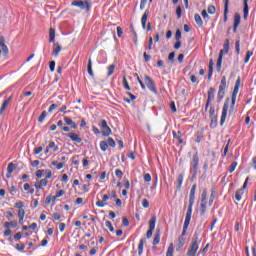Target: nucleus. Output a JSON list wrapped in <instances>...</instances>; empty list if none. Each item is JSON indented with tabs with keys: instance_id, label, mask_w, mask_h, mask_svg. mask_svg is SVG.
<instances>
[{
	"instance_id": "1",
	"label": "nucleus",
	"mask_w": 256,
	"mask_h": 256,
	"mask_svg": "<svg viewBox=\"0 0 256 256\" xmlns=\"http://www.w3.org/2000/svg\"><path fill=\"white\" fill-rule=\"evenodd\" d=\"M200 243L201 241L199 240V234L195 233L192 237L190 247L188 248L187 256H197V251H199Z\"/></svg>"
},
{
	"instance_id": "2",
	"label": "nucleus",
	"mask_w": 256,
	"mask_h": 256,
	"mask_svg": "<svg viewBox=\"0 0 256 256\" xmlns=\"http://www.w3.org/2000/svg\"><path fill=\"white\" fill-rule=\"evenodd\" d=\"M239 87H241V77H238L235 82L234 90L232 92V97H231L229 115H232V113L235 111V103L237 101V93H239Z\"/></svg>"
},
{
	"instance_id": "3",
	"label": "nucleus",
	"mask_w": 256,
	"mask_h": 256,
	"mask_svg": "<svg viewBox=\"0 0 256 256\" xmlns=\"http://www.w3.org/2000/svg\"><path fill=\"white\" fill-rule=\"evenodd\" d=\"M71 5L73 7H79L82 11H86V13H89L91 11V6L93 3L90 0H74Z\"/></svg>"
},
{
	"instance_id": "4",
	"label": "nucleus",
	"mask_w": 256,
	"mask_h": 256,
	"mask_svg": "<svg viewBox=\"0 0 256 256\" xmlns=\"http://www.w3.org/2000/svg\"><path fill=\"white\" fill-rule=\"evenodd\" d=\"M225 89H227V78L223 76L221 79L218 94H217L218 103H221V101H223V97H225Z\"/></svg>"
},
{
	"instance_id": "5",
	"label": "nucleus",
	"mask_w": 256,
	"mask_h": 256,
	"mask_svg": "<svg viewBox=\"0 0 256 256\" xmlns=\"http://www.w3.org/2000/svg\"><path fill=\"white\" fill-rule=\"evenodd\" d=\"M197 191V185L194 184L190 190V195H189V205L187 209V213H192L193 214V205L195 203V193Z\"/></svg>"
},
{
	"instance_id": "6",
	"label": "nucleus",
	"mask_w": 256,
	"mask_h": 256,
	"mask_svg": "<svg viewBox=\"0 0 256 256\" xmlns=\"http://www.w3.org/2000/svg\"><path fill=\"white\" fill-rule=\"evenodd\" d=\"M231 103V100L229 98H226L223 108H222V115L220 119V125L223 127L226 119H227V113L229 112V105Z\"/></svg>"
},
{
	"instance_id": "7",
	"label": "nucleus",
	"mask_w": 256,
	"mask_h": 256,
	"mask_svg": "<svg viewBox=\"0 0 256 256\" xmlns=\"http://www.w3.org/2000/svg\"><path fill=\"white\" fill-rule=\"evenodd\" d=\"M190 165L193 172L192 179H195L197 177V170L199 169V154L197 152L193 155Z\"/></svg>"
},
{
	"instance_id": "8",
	"label": "nucleus",
	"mask_w": 256,
	"mask_h": 256,
	"mask_svg": "<svg viewBox=\"0 0 256 256\" xmlns=\"http://www.w3.org/2000/svg\"><path fill=\"white\" fill-rule=\"evenodd\" d=\"M99 127H101V129H102L103 137H109V135H111V133H113V131L111 130L109 125H107V120H101L99 123Z\"/></svg>"
},
{
	"instance_id": "9",
	"label": "nucleus",
	"mask_w": 256,
	"mask_h": 256,
	"mask_svg": "<svg viewBox=\"0 0 256 256\" xmlns=\"http://www.w3.org/2000/svg\"><path fill=\"white\" fill-rule=\"evenodd\" d=\"M144 83L146 87L151 91L152 93H157V88L155 87V82H153V79H151L149 76H144Z\"/></svg>"
},
{
	"instance_id": "10",
	"label": "nucleus",
	"mask_w": 256,
	"mask_h": 256,
	"mask_svg": "<svg viewBox=\"0 0 256 256\" xmlns=\"http://www.w3.org/2000/svg\"><path fill=\"white\" fill-rule=\"evenodd\" d=\"M247 183H249V177L246 178L242 188L238 189L235 193L236 201H241L243 194L245 193V189H247Z\"/></svg>"
},
{
	"instance_id": "11",
	"label": "nucleus",
	"mask_w": 256,
	"mask_h": 256,
	"mask_svg": "<svg viewBox=\"0 0 256 256\" xmlns=\"http://www.w3.org/2000/svg\"><path fill=\"white\" fill-rule=\"evenodd\" d=\"M213 99H215V88L210 87L208 89V98L205 105V111L209 109V106L211 105V103H213Z\"/></svg>"
},
{
	"instance_id": "12",
	"label": "nucleus",
	"mask_w": 256,
	"mask_h": 256,
	"mask_svg": "<svg viewBox=\"0 0 256 256\" xmlns=\"http://www.w3.org/2000/svg\"><path fill=\"white\" fill-rule=\"evenodd\" d=\"M191 215L192 213L186 212V217L183 225V231L181 233L180 237H185L187 235V229L189 228V223H191Z\"/></svg>"
},
{
	"instance_id": "13",
	"label": "nucleus",
	"mask_w": 256,
	"mask_h": 256,
	"mask_svg": "<svg viewBox=\"0 0 256 256\" xmlns=\"http://www.w3.org/2000/svg\"><path fill=\"white\" fill-rule=\"evenodd\" d=\"M66 137H69V139H71V141H73L74 143H81V141H83V139H81V137H79V135H77V133L75 132L67 133Z\"/></svg>"
},
{
	"instance_id": "14",
	"label": "nucleus",
	"mask_w": 256,
	"mask_h": 256,
	"mask_svg": "<svg viewBox=\"0 0 256 256\" xmlns=\"http://www.w3.org/2000/svg\"><path fill=\"white\" fill-rule=\"evenodd\" d=\"M241 25V15L239 13L234 14V25H233V33H237V27Z\"/></svg>"
},
{
	"instance_id": "15",
	"label": "nucleus",
	"mask_w": 256,
	"mask_h": 256,
	"mask_svg": "<svg viewBox=\"0 0 256 256\" xmlns=\"http://www.w3.org/2000/svg\"><path fill=\"white\" fill-rule=\"evenodd\" d=\"M149 9H146L141 18V24L143 29H147V19H149Z\"/></svg>"
},
{
	"instance_id": "16",
	"label": "nucleus",
	"mask_w": 256,
	"mask_h": 256,
	"mask_svg": "<svg viewBox=\"0 0 256 256\" xmlns=\"http://www.w3.org/2000/svg\"><path fill=\"white\" fill-rule=\"evenodd\" d=\"M16 167L13 162L8 164L6 178L11 179V174L15 171Z\"/></svg>"
},
{
	"instance_id": "17",
	"label": "nucleus",
	"mask_w": 256,
	"mask_h": 256,
	"mask_svg": "<svg viewBox=\"0 0 256 256\" xmlns=\"http://www.w3.org/2000/svg\"><path fill=\"white\" fill-rule=\"evenodd\" d=\"M61 49H63V47H61L59 45V42L54 43L53 45V55H55V57H59V53H61Z\"/></svg>"
},
{
	"instance_id": "18",
	"label": "nucleus",
	"mask_w": 256,
	"mask_h": 256,
	"mask_svg": "<svg viewBox=\"0 0 256 256\" xmlns=\"http://www.w3.org/2000/svg\"><path fill=\"white\" fill-rule=\"evenodd\" d=\"M172 133H173V137L177 139L178 144L183 145V138H181L183 137V133H181V131H178V132L173 131Z\"/></svg>"
},
{
	"instance_id": "19",
	"label": "nucleus",
	"mask_w": 256,
	"mask_h": 256,
	"mask_svg": "<svg viewBox=\"0 0 256 256\" xmlns=\"http://www.w3.org/2000/svg\"><path fill=\"white\" fill-rule=\"evenodd\" d=\"M213 59H210L209 65H208V80L211 81V77H213Z\"/></svg>"
},
{
	"instance_id": "20",
	"label": "nucleus",
	"mask_w": 256,
	"mask_h": 256,
	"mask_svg": "<svg viewBox=\"0 0 256 256\" xmlns=\"http://www.w3.org/2000/svg\"><path fill=\"white\" fill-rule=\"evenodd\" d=\"M159 241H161V231L157 230L154 235V240L152 242V245H159Z\"/></svg>"
},
{
	"instance_id": "21",
	"label": "nucleus",
	"mask_w": 256,
	"mask_h": 256,
	"mask_svg": "<svg viewBox=\"0 0 256 256\" xmlns=\"http://www.w3.org/2000/svg\"><path fill=\"white\" fill-rule=\"evenodd\" d=\"M9 103H11V98H7L3 101L2 106L0 108L1 115H3V112L5 111V109H7V106L9 105Z\"/></svg>"
},
{
	"instance_id": "22",
	"label": "nucleus",
	"mask_w": 256,
	"mask_h": 256,
	"mask_svg": "<svg viewBox=\"0 0 256 256\" xmlns=\"http://www.w3.org/2000/svg\"><path fill=\"white\" fill-rule=\"evenodd\" d=\"M66 125H70L72 129H77V124L69 117H64Z\"/></svg>"
},
{
	"instance_id": "23",
	"label": "nucleus",
	"mask_w": 256,
	"mask_h": 256,
	"mask_svg": "<svg viewBox=\"0 0 256 256\" xmlns=\"http://www.w3.org/2000/svg\"><path fill=\"white\" fill-rule=\"evenodd\" d=\"M87 71L90 77H94L95 74L93 73V62L91 61V58L88 60V65H87Z\"/></svg>"
},
{
	"instance_id": "24",
	"label": "nucleus",
	"mask_w": 256,
	"mask_h": 256,
	"mask_svg": "<svg viewBox=\"0 0 256 256\" xmlns=\"http://www.w3.org/2000/svg\"><path fill=\"white\" fill-rule=\"evenodd\" d=\"M155 223H157V217L152 216L151 219L149 220V229L152 231H155Z\"/></svg>"
},
{
	"instance_id": "25",
	"label": "nucleus",
	"mask_w": 256,
	"mask_h": 256,
	"mask_svg": "<svg viewBox=\"0 0 256 256\" xmlns=\"http://www.w3.org/2000/svg\"><path fill=\"white\" fill-rule=\"evenodd\" d=\"M229 49H230V42H229V39H226V40L224 41V45H223L222 51H223V53H224L225 55H227V53H229Z\"/></svg>"
},
{
	"instance_id": "26",
	"label": "nucleus",
	"mask_w": 256,
	"mask_h": 256,
	"mask_svg": "<svg viewBox=\"0 0 256 256\" xmlns=\"http://www.w3.org/2000/svg\"><path fill=\"white\" fill-rule=\"evenodd\" d=\"M49 42L55 43V28L49 29Z\"/></svg>"
},
{
	"instance_id": "27",
	"label": "nucleus",
	"mask_w": 256,
	"mask_h": 256,
	"mask_svg": "<svg viewBox=\"0 0 256 256\" xmlns=\"http://www.w3.org/2000/svg\"><path fill=\"white\" fill-rule=\"evenodd\" d=\"M19 224L23 225V219H25V209L18 210Z\"/></svg>"
},
{
	"instance_id": "28",
	"label": "nucleus",
	"mask_w": 256,
	"mask_h": 256,
	"mask_svg": "<svg viewBox=\"0 0 256 256\" xmlns=\"http://www.w3.org/2000/svg\"><path fill=\"white\" fill-rule=\"evenodd\" d=\"M145 245V239H140V242L138 244V255H143V247Z\"/></svg>"
},
{
	"instance_id": "29",
	"label": "nucleus",
	"mask_w": 256,
	"mask_h": 256,
	"mask_svg": "<svg viewBox=\"0 0 256 256\" xmlns=\"http://www.w3.org/2000/svg\"><path fill=\"white\" fill-rule=\"evenodd\" d=\"M194 19H195L198 27H203V19L201 18V15L195 14Z\"/></svg>"
},
{
	"instance_id": "30",
	"label": "nucleus",
	"mask_w": 256,
	"mask_h": 256,
	"mask_svg": "<svg viewBox=\"0 0 256 256\" xmlns=\"http://www.w3.org/2000/svg\"><path fill=\"white\" fill-rule=\"evenodd\" d=\"M48 148L52 149L53 153H57L59 151V146L55 145V142L51 141L49 142Z\"/></svg>"
},
{
	"instance_id": "31",
	"label": "nucleus",
	"mask_w": 256,
	"mask_h": 256,
	"mask_svg": "<svg viewBox=\"0 0 256 256\" xmlns=\"http://www.w3.org/2000/svg\"><path fill=\"white\" fill-rule=\"evenodd\" d=\"M196 137V143H200L203 141V131H198L195 134Z\"/></svg>"
},
{
	"instance_id": "32",
	"label": "nucleus",
	"mask_w": 256,
	"mask_h": 256,
	"mask_svg": "<svg viewBox=\"0 0 256 256\" xmlns=\"http://www.w3.org/2000/svg\"><path fill=\"white\" fill-rule=\"evenodd\" d=\"M52 165L53 167H56V169L60 170L63 169V167H65V162L58 163L57 161H53Z\"/></svg>"
},
{
	"instance_id": "33",
	"label": "nucleus",
	"mask_w": 256,
	"mask_h": 256,
	"mask_svg": "<svg viewBox=\"0 0 256 256\" xmlns=\"http://www.w3.org/2000/svg\"><path fill=\"white\" fill-rule=\"evenodd\" d=\"M205 211H207V202H201L200 215H205Z\"/></svg>"
},
{
	"instance_id": "34",
	"label": "nucleus",
	"mask_w": 256,
	"mask_h": 256,
	"mask_svg": "<svg viewBox=\"0 0 256 256\" xmlns=\"http://www.w3.org/2000/svg\"><path fill=\"white\" fill-rule=\"evenodd\" d=\"M210 119H211L210 127L212 129H215V127H217V116H210Z\"/></svg>"
},
{
	"instance_id": "35",
	"label": "nucleus",
	"mask_w": 256,
	"mask_h": 256,
	"mask_svg": "<svg viewBox=\"0 0 256 256\" xmlns=\"http://www.w3.org/2000/svg\"><path fill=\"white\" fill-rule=\"evenodd\" d=\"M183 185V174H179L177 177V189H181Z\"/></svg>"
},
{
	"instance_id": "36",
	"label": "nucleus",
	"mask_w": 256,
	"mask_h": 256,
	"mask_svg": "<svg viewBox=\"0 0 256 256\" xmlns=\"http://www.w3.org/2000/svg\"><path fill=\"white\" fill-rule=\"evenodd\" d=\"M100 149L101 151H107V149H109V144L107 143V141L100 142Z\"/></svg>"
},
{
	"instance_id": "37",
	"label": "nucleus",
	"mask_w": 256,
	"mask_h": 256,
	"mask_svg": "<svg viewBox=\"0 0 256 256\" xmlns=\"http://www.w3.org/2000/svg\"><path fill=\"white\" fill-rule=\"evenodd\" d=\"M122 83L124 85V89H126V91H131V86H129V82H127V77H123Z\"/></svg>"
},
{
	"instance_id": "38",
	"label": "nucleus",
	"mask_w": 256,
	"mask_h": 256,
	"mask_svg": "<svg viewBox=\"0 0 256 256\" xmlns=\"http://www.w3.org/2000/svg\"><path fill=\"white\" fill-rule=\"evenodd\" d=\"M252 55H253V51L248 50V51L246 52V56H245V58H244V63H249V59H251Z\"/></svg>"
},
{
	"instance_id": "39",
	"label": "nucleus",
	"mask_w": 256,
	"mask_h": 256,
	"mask_svg": "<svg viewBox=\"0 0 256 256\" xmlns=\"http://www.w3.org/2000/svg\"><path fill=\"white\" fill-rule=\"evenodd\" d=\"M201 203H207V189H204L201 194Z\"/></svg>"
},
{
	"instance_id": "40",
	"label": "nucleus",
	"mask_w": 256,
	"mask_h": 256,
	"mask_svg": "<svg viewBox=\"0 0 256 256\" xmlns=\"http://www.w3.org/2000/svg\"><path fill=\"white\" fill-rule=\"evenodd\" d=\"M57 107H61V103L60 102H57V104H51L49 109H48V112L49 113H53L54 109H57Z\"/></svg>"
},
{
	"instance_id": "41",
	"label": "nucleus",
	"mask_w": 256,
	"mask_h": 256,
	"mask_svg": "<svg viewBox=\"0 0 256 256\" xmlns=\"http://www.w3.org/2000/svg\"><path fill=\"white\" fill-rule=\"evenodd\" d=\"M173 251H175L173 247V243H171L167 249L166 256H173Z\"/></svg>"
},
{
	"instance_id": "42",
	"label": "nucleus",
	"mask_w": 256,
	"mask_h": 256,
	"mask_svg": "<svg viewBox=\"0 0 256 256\" xmlns=\"http://www.w3.org/2000/svg\"><path fill=\"white\" fill-rule=\"evenodd\" d=\"M113 73H115V65L111 64L108 66V77H111V75H113Z\"/></svg>"
},
{
	"instance_id": "43",
	"label": "nucleus",
	"mask_w": 256,
	"mask_h": 256,
	"mask_svg": "<svg viewBox=\"0 0 256 256\" xmlns=\"http://www.w3.org/2000/svg\"><path fill=\"white\" fill-rule=\"evenodd\" d=\"M14 207H15V209H18V211H21V210H23V207H25V204H23L22 201H19L14 204Z\"/></svg>"
},
{
	"instance_id": "44",
	"label": "nucleus",
	"mask_w": 256,
	"mask_h": 256,
	"mask_svg": "<svg viewBox=\"0 0 256 256\" xmlns=\"http://www.w3.org/2000/svg\"><path fill=\"white\" fill-rule=\"evenodd\" d=\"M244 19H247L249 17V4H244Z\"/></svg>"
},
{
	"instance_id": "45",
	"label": "nucleus",
	"mask_w": 256,
	"mask_h": 256,
	"mask_svg": "<svg viewBox=\"0 0 256 256\" xmlns=\"http://www.w3.org/2000/svg\"><path fill=\"white\" fill-rule=\"evenodd\" d=\"M235 50H236V55H239L241 53V43L239 40L235 42Z\"/></svg>"
},
{
	"instance_id": "46",
	"label": "nucleus",
	"mask_w": 256,
	"mask_h": 256,
	"mask_svg": "<svg viewBox=\"0 0 256 256\" xmlns=\"http://www.w3.org/2000/svg\"><path fill=\"white\" fill-rule=\"evenodd\" d=\"M45 117H47V111H43L41 115L38 117V122L43 123L45 121Z\"/></svg>"
},
{
	"instance_id": "47",
	"label": "nucleus",
	"mask_w": 256,
	"mask_h": 256,
	"mask_svg": "<svg viewBox=\"0 0 256 256\" xmlns=\"http://www.w3.org/2000/svg\"><path fill=\"white\" fill-rule=\"evenodd\" d=\"M176 15H177V19H181V16L183 15V9L181 8V6H177Z\"/></svg>"
},
{
	"instance_id": "48",
	"label": "nucleus",
	"mask_w": 256,
	"mask_h": 256,
	"mask_svg": "<svg viewBox=\"0 0 256 256\" xmlns=\"http://www.w3.org/2000/svg\"><path fill=\"white\" fill-rule=\"evenodd\" d=\"M183 245H185V237L179 236V238H178V247L181 249V247H183Z\"/></svg>"
},
{
	"instance_id": "49",
	"label": "nucleus",
	"mask_w": 256,
	"mask_h": 256,
	"mask_svg": "<svg viewBox=\"0 0 256 256\" xmlns=\"http://www.w3.org/2000/svg\"><path fill=\"white\" fill-rule=\"evenodd\" d=\"M105 226L109 229V231H111V233L115 231V228L113 227V224L111 223V221H106Z\"/></svg>"
},
{
	"instance_id": "50",
	"label": "nucleus",
	"mask_w": 256,
	"mask_h": 256,
	"mask_svg": "<svg viewBox=\"0 0 256 256\" xmlns=\"http://www.w3.org/2000/svg\"><path fill=\"white\" fill-rule=\"evenodd\" d=\"M216 11H217V9L215 8V6H213V5L208 6V13L210 15H215Z\"/></svg>"
},
{
	"instance_id": "51",
	"label": "nucleus",
	"mask_w": 256,
	"mask_h": 256,
	"mask_svg": "<svg viewBox=\"0 0 256 256\" xmlns=\"http://www.w3.org/2000/svg\"><path fill=\"white\" fill-rule=\"evenodd\" d=\"M237 168V162H232L229 168V173H233L235 169Z\"/></svg>"
},
{
	"instance_id": "52",
	"label": "nucleus",
	"mask_w": 256,
	"mask_h": 256,
	"mask_svg": "<svg viewBox=\"0 0 256 256\" xmlns=\"http://www.w3.org/2000/svg\"><path fill=\"white\" fill-rule=\"evenodd\" d=\"M115 175H116V177H118V179H122L123 178V171H121L120 169H116Z\"/></svg>"
},
{
	"instance_id": "53",
	"label": "nucleus",
	"mask_w": 256,
	"mask_h": 256,
	"mask_svg": "<svg viewBox=\"0 0 256 256\" xmlns=\"http://www.w3.org/2000/svg\"><path fill=\"white\" fill-rule=\"evenodd\" d=\"M168 61H171V63H174V62H175V52H171V53L168 55Z\"/></svg>"
},
{
	"instance_id": "54",
	"label": "nucleus",
	"mask_w": 256,
	"mask_h": 256,
	"mask_svg": "<svg viewBox=\"0 0 256 256\" xmlns=\"http://www.w3.org/2000/svg\"><path fill=\"white\" fill-rule=\"evenodd\" d=\"M142 207H144V209H149V200L143 199L142 200Z\"/></svg>"
},
{
	"instance_id": "55",
	"label": "nucleus",
	"mask_w": 256,
	"mask_h": 256,
	"mask_svg": "<svg viewBox=\"0 0 256 256\" xmlns=\"http://www.w3.org/2000/svg\"><path fill=\"white\" fill-rule=\"evenodd\" d=\"M175 39L176 41H181V30H176Z\"/></svg>"
},
{
	"instance_id": "56",
	"label": "nucleus",
	"mask_w": 256,
	"mask_h": 256,
	"mask_svg": "<svg viewBox=\"0 0 256 256\" xmlns=\"http://www.w3.org/2000/svg\"><path fill=\"white\" fill-rule=\"evenodd\" d=\"M209 115H210V117H216L215 106H210Z\"/></svg>"
},
{
	"instance_id": "57",
	"label": "nucleus",
	"mask_w": 256,
	"mask_h": 256,
	"mask_svg": "<svg viewBox=\"0 0 256 256\" xmlns=\"http://www.w3.org/2000/svg\"><path fill=\"white\" fill-rule=\"evenodd\" d=\"M143 56H144V61L146 63H149V61H151V55L147 54V52H144Z\"/></svg>"
},
{
	"instance_id": "58",
	"label": "nucleus",
	"mask_w": 256,
	"mask_h": 256,
	"mask_svg": "<svg viewBox=\"0 0 256 256\" xmlns=\"http://www.w3.org/2000/svg\"><path fill=\"white\" fill-rule=\"evenodd\" d=\"M108 145L110 147H115L116 143H115V140L111 137L108 138Z\"/></svg>"
},
{
	"instance_id": "59",
	"label": "nucleus",
	"mask_w": 256,
	"mask_h": 256,
	"mask_svg": "<svg viewBox=\"0 0 256 256\" xmlns=\"http://www.w3.org/2000/svg\"><path fill=\"white\" fill-rule=\"evenodd\" d=\"M144 181L146 183H151V174L147 173L144 175Z\"/></svg>"
},
{
	"instance_id": "60",
	"label": "nucleus",
	"mask_w": 256,
	"mask_h": 256,
	"mask_svg": "<svg viewBox=\"0 0 256 256\" xmlns=\"http://www.w3.org/2000/svg\"><path fill=\"white\" fill-rule=\"evenodd\" d=\"M17 251H24L25 250V244H16Z\"/></svg>"
},
{
	"instance_id": "61",
	"label": "nucleus",
	"mask_w": 256,
	"mask_h": 256,
	"mask_svg": "<svg viewBox=\"0 0 256 256\" xmlns=\"http://www.w3.org/2000/svg\"><path fill=\"white\" fill-rule=\"evenodd\" d=\"M41 151H43V147L39 146L37 148L34 149V155H39V153H41Z\"/></svg>"
},
{
	"instance_id": "62",
	"label": "nucleus",
	"mask_w": 256,
	"mask_h": 256,
	"mask_svg": "<svg viewBox=\"0 0 256 256\" xmlns=\"http://www.w3.org/2000/svg\"><path fill=\"white\" fill-rule=\"evenodd\" d=\"M49 69L50 71L53 73V71H55V61H51L49 63Z\"/></svg>"
},
{
	"instance_id": "63",
	"label": "nucleus",
	"mask_w": 256,
	"mask_h": 256,
	"mask_svg": "<svg viewBox=\"0 0 256 256\" xmlns=\"http://www.w3.org/2000/svg\"><path fill=\"white\" fill-rule=\"evenodd\" d=\"M4 46H6L5 37L1 36L0 37V48L2 49Z\"/></svg>"
},
{
	"instance_id": "64",
	"label": "nucleus",
	"mask_w": 256,
	"mask_h": 256,
	"mask_svg": "<svg viewBox=\"0 0 256 256\" xmlns=\"http://www.w3.org/2000/svg\"><path fill=\"white\" fill-rule=\"evenodd\" d=\"M63 195H65V190H59L57 193H56V197L59 199V197H63Z\"/></svg>"
}]
</instances>
